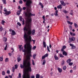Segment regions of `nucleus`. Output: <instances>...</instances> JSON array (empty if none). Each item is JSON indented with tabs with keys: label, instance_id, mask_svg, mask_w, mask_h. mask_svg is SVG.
<instances>
[{
	"label": "nucleus",
	"instance_id": "obj_34",
	"mask_svg": "<svg viewBox=\"0 0 78 78\" xmlns=\"http://www.w3.org/2000/svg\"><path fill=\"white\" fill-rule=\"evenodd\" d=\"M14 70H15V68H14V66H13L12 68V72H14Z\"/></svg>",
	"mask_w": 78,
	"mask_h": 78
},
{
	"label": "nucleus",
	"instance_id": "obj_41",
	"mask_svg": "<svg viewBox=\"0 0 78 78\" xmlns=\"http://www.w3.org/2000/svg\"><path fill=\"white\" fill-rule=\"evenodd\" d=\"M69 66H72V65H73V62H69Z\"/></svg>",
	"mask_w": 78,
	"mask_h": 78
},
{
	"label": "nucleus",
	"instance_id": "obj_59",
	"mask_svg": "<svg viewBox=\"0 0 78 78\" xmlns=\"http://www.w3.org/2000/svg\"><path fill=\"white\" fill-rule=\"evenodd\" d=\"M9 55L10 56H11L12 54L11 53H9Z\"/></svg>",
	"mask_w": 78,
	"mask_h": 78
},
{
	"label": "nucleus",
	"instance_id": "obj_40",
	"mask_svg": "<svg viewBox=\"0 0 78 78\" xmlns=\"http://www.w3.org/2000/svg\"><path fill=\"white\" fill-rule=\"evenodd\" d=\"M64 63H65V62L64 60H63L61 64L62 65H64Z\"/></svg>",
	"mask_w": 78,
	"mask_h": 78
},
{
	"label": "nucleus",
	"instance_id": "obj_44",
	"mask_svg": "<svg viewBox=\"0 0 78 78\" xmlns=\"http://www.w3.org/2000/svg\"><path fill=\"white\" fill-rule=\"evenodd\" d=\"M17 24L20 27V26H21V24L19 22H18L17 23Z\"/></svg>",
	"mask_w": 78,
	"mask_h": 78
},
{
	"label": "nucleus",
	"instance_id": "obj_42",
	"mask_svg": "<svg viewBox=\"0 0 78 78\" xmlns=\"http://www.w3.org/2000/svg\"><path fill=\"white\" fill-rule=\"evenodd\" d=\"M22 49V50L23 52H24V53H25V52H26V50H27V49Z\"/></svg>",
	"mask_w": 78,
	"mask_h": 78
},
{
	"label": "nucleus",
	"instance_id": "obj_28",
	"mask_svg": "<svg viewBox=\"0 0 78 78\" xmlns=\"http://www.w3.org/2000/svg\"><path fill=\"white\" fill-rule=\"evenodd\" d=\"M70 34L71 36H75V33H72L71 32L70 33Z\"/></svg>",
	"mask_w": 78,
	"mask_h": 78
},
{
	"label": "nucleus",
	"instance_id": "obj_32",
	"mask_svg": "<svg viewBox=\"0 0 78 78\" xmlns=\"http://www.w3.org/2000/svg\"><path fill=\"white\" fill-rule=\"evenodd\" d=\"M2 2H3V3L4 4H6V0H2Z\"/></svg>",
	"mask_w": 78,
	"mask_h": 78
},
{
	"label": "nucleus",
	"instance_id": "obj_54",
	"mask_svg": "<svg viewBox=\"0 0 78 78\" xmlns=\"http://www.w3.org/2000/svg\"><path fill=\"white\" fill-rule=\"evenodd\" d=\"M22 8H20V12H22Z\"/></svg>",
	"mask_w": 78,
	"mask_h": 78
},
{
	"label": "nucleus",
	"instance_id": "obj_27",
	"mask_svg": "<svg viewBox=\"0 0 78 78\" xmlns=\"http://www.w3.org/2000/svg\"><path fill=\"white\" fill-rule=\"evenodd\" d=\"M74 27L76 28H78V25L76 24V23H74Z\"/></svg>",
	"mask_w": 78,
	"mask_h": 78
},
{
	"label": "nucleus",
	"instance_id": "obj_7",
	"mask_svg": "<svg viewBox=\"0 0 78 78\" xmlns=\"http://www.w3.org/2000/svg\"><path fill=\"white\" fill-rule=\"evenodd\" d=\"M60 2L61 3V5L62 6H66V4L63 1H60Z\"/></svg>",
	"mask_w": 78,
	"mask_h": 78
},
{
	"label": "nucleus",
	"instance_id": "obj_63",
	"mask_svg": "<svg viewBox=\"0 0 78 78\" xmlns=\"http://www.w3.org/2000/svg\"><path fill=\"white\" fill-rule=\"evenodd\" d=\"M51 16H54V14L51 13Z\"/></svg>",
	"mask_w": 78,
	"mask_h": 78
},
{
	"label": "nucleus",
	"instance_id": "obj_3",
	"mask_svg": "<svg viewBox=\"0 0 78 78\" xmlns=\"http://www.w3.org/2000/svg\"><path fill=\"white\" fill-rule=\"evenodd\" d=\"M32 3V1L29 0L27 1L26 3V7H24L23 8V10H25L26 9L27 12H25V15L26 17H28V19H31V16H35V14H32L31 12H30V8L31 7V5Z\"/></svg>",
	"mask_w": 78,
	"mask_h": 78
},
{
	"label": "nucleus",
	"instance_id": "obj_14",
	"mask_svg": "<svg viewBox=\"0 0 78 78\" xmlns=\"http://www.w3.org/2000/svg\"><path fill=\"white\" fill-rule=\"evenodd\" d=\"M62 54L63 55H64L65 56H67V53L66 51H63L62 52Z\"/></svg>",
	"mask_w": 78,
	"mask_h": 78
},
{
	"label": "nucleus",
	"instance_id": "obj_49",
	"mask_svg": "<svg viewBox=\"0 0 78 78\" xmlns=\"http://www.w3.org/2000/svg\"><path fill=\"white\" fill-rule=\"evenodd\" d=\"M32 63L33 65L34 66L35 65V63H34V60H32Z\"/></svg>",
	"mask_w": 78,
	"mask_h": 78
},
{
	"label": "nucleus",
	"instance_id": "obj_8",
	"mask_svg": "<svg viewBox=\"0 0 78 78\" xmlns=\"http://www.w3.org/2000/svg\"><path fill=\"white\" fill-rule=\"evenodd\" d=\"M48 54L47 53L46 54L42 56V59H45V58L46 57H48Z\"/></svg>",
	"mask_w": 78,
	"mask_h": 78
},
{
	"label": "nucleus",
	"instance_id": "obj_4",
	"mask_svg": "<svg viewBox=\"0 0 78 78\" xmlns=\"http://www.w3.org/2000/svg\"><path fill=\"white\" fill-rule=\"evenodd\" d=\"M24 73L23 76V78H30V74H28L30 70H24Z\"/></svg>",
	"mask_w": 78,
	"mask_h": 78
},
{
	"label": "nucleus",
	"instance_id": "obj_56",
	"mask_svg": "<svg viewBox=\"0 0 78 78\" xmlns=\"http://www.w3.org/2000/svg\"><path fill=\"white\" fill-rule=\"evenodd\" d=\"M31 78H34L35 77H34V76H31Z\"/></svg>",
	"mask_w": 78,
	"mask_h": 78
},
{
	"label": "nucleus",
	"instance_id": "obj_1",
	"mask_svg": "<svg viewBox=\"0 0 78 78\" xmlns=\"http://www.w3.org/2000/svg\"><path fill=\"white\" fill-rule=\"evenodd\" d=\"M24 38L25 39V42H27L24 45V49H26L27 52V60L23 61V65L22 64H20V67L21 69H24V70H28L30 72H31V64L30 63V57H32L31 54L32 46L31 45V36H29L28 38L27 35H25L24 36Z\"/></svg>",
	"mask_w": 78,
	"mask_h": 78
},
{
	"label": "nucleus",
	"instance_id": "obj_6",
	"mask_svg": "<svg viewBox=\"0 0 78 78\" xmlns=\"http://www.w3.org/2000/svg\"><path fill=\"white\" fill-rule=\"evenodd\" d=\"M4 14L6 15L5 16H8V15H9L10 14H11V12L10 11H7L6 12H5V13L3 12Z\"/></svg>",
	"mask_w": 78,
	"mask_h": 78
},
{
	"label": "nucleus",
	"instance_id": "obj_62",
	"mask_svg": "<svg viewBox=\"0 0 78 78\" xmlns=\"http://www.w3.org/2000/svg\"><path fill=\"white\" fill-rule=\"evenodd\" d=\"M42 18L43 19H45V16H43Z\"/></svg>",
	"mask_w": 78,
	"mask_h": 78
},
{
	"label": "nucleus",
	"instance_id": "obj_57",
	"mask_svg": "<svg viewBox=\"0 0 78 78\" xmlns=\"http://www.w3.org/2000/svg\"><path fill=\"white\" fill-rule=\"evenodd\" d=\"M61 51H64V49H63V48H62L61 49Z\"/></svg>",
	"mask_w": 78,
	"mask_h": 78
},
{
	"label": "nucleus",
	"instance_id": "obj_16",
	"mask_svg": "<svg viewBox=\"0 0 78 78\" xmlns=\"http://www.w3.org/2000/svg\"><path fill=\"white\" fill-rule=\"evenodd\" d=\"M12 35H15V34H16V32L14 31V30H12Z\"/></svg>",
	"mask_w": 78,
	"mask_h": 78
},
{
	"label": "nucleus",
	"instance_id": "obj_20",
	"mask_svg": "<svg viewBox=\"0 0 78 78\" xmlns=\"http://www.w3.org/2000/svg\"><path fill=\"white\" fill-rule=\"evenodd\" d=\"M20 12H20V11L19 10L16 13L17 15V16H19V15H20Z\"/></svg>",
	"mask_w": 78,
	"mask_h": 78
},
{
	"label": "nucleus",
	"instance_id": "obj_46",
	"mask_svg": "<svg viewBox=\"0 0 78 78\" xmlns=\"http://www.w3.org/2000/svg\"><path fill=\"white\" fill-rule=\"evenodd\" d=\"M22 22H23V23H22L23 25H25V20H23V21H22Z\"/></svg>",
	"mask_w": 78,
	"mask_h": 78
},
{
	"label": "nucleus",
	"instance_id": "obj_2",
	"mask_svg": "<svg viewBox=\"0 0 78 78\" xmlns=\"http://www.w3.org/2000/svg\"><path fill=\"white\" fill-rule=\"evenodd\" d=\"M31 18L28 19V20H27L25 21V26L24 27L23 30L24 31H27V34L26 32L24 34L23 36V38L24 39L25 41V40L24 38V36L25 35H27V38H29V36H30L31 37V34L34 36L35 35V30L34 29L33 30H31Z\"/></svg>",
	"mask_w": 78,
	"mask_h": 78
},
{
	"label": "nucleus",
	"instance_id": "obj_45",
	"mask_svg": "<svg viewBox=\"0 0 78 78\" xmlns=\"http://www.w3.org/2000/svg\"><path fill=\"white\" fill-rule=\"evenodd\" d=\"M4 12H6L8 11H7V9H6V8H5L4 10Z\"/></svg>",
	"mask_w": 78,
	"mask_h": 78
},
{
	"label": "nucleus",
	"instance_id": "obj_10",
	"mask_svg": "<svg viewBox=\"0 0 78 78\" xmlns=\"http://www.w3.org/2000/svg\"><path fill=\"white\" fill-rule=\"evenodd\" d=\"M43 47L44 48H46V47H47V44H46V42H45V41H44L43 42Z\"/></svg>",
	"mask_w": 78,
	"mask_h": 78
},
{
	"label": "nucleus",
	"instance_id": "obj_21",
	"mask_svg": "<svg viewBox=\"0 0 78 78\" xmlns=\"http://www.w3.org/2000/svg\"><path fill=\"white\" fill-rule=\"evenodd\" d=\"M36 78H40V75L37 74L36 76Z\"/></svg>",
	"mask_w": 78,
	"mask_h": 78
},
{
	"label": "nucleus",
	"instance_id": "obj_36",
	"mask_svg": "<svg viewBox=\"0 0 78 78\" xmlns=\"http://www.w3.org/2000/svg\"><path fill=\"white\" fill-rule=\"evenodd\" d=\"M5 61V62H8L9 61V58H6Z\"/></svg>",
	"mask_w": 78,
	"mask_h": 78
},
{
	"label": "nucleus",
	"instance_id": "obj_11",
	"mask_svg": "<svg viewBox=\"0 0 78 78\" xmlns=\"http://www.w3.org/2000/svg\"><path fill=\"white\" fill-rule=\"evenodd\" d=\"M19 20L21 22L23 20H24V19L23 18V17L22 16H20L19 17Z\"/></svg>",
	"mask_w": 78,
	"mask_h": 78
},
{
	"label": "nucleus",
	"instance_id": "obj_52",
	"mask_svg": "<svg viewBox=\"0 0 78 78\" xmlns=\"http://www.w3.org/2000/svg\"><path fill=\"white\" fill-rule=\"evenodd\" d=\"M66 48V46H63L62 48L63 49H65Z\"/></svg>",
	"mask_w": 78,
	"mask_h": 78
},
{
	"label": "nucleus",
	"instance_id": "obj_5",
	"mask_svg": "<svg viewBox=\"0 0 78 78\" xmlns=\"http://www.w3.org/2000/svg\"><path fill=\"white\" fill-rule=\"evenodd\" d=\"M75 40V38L74 37H72L71 38L69 37V43H71V42L74 41Z\"/></svg>",
	"mask_w": 78,
	"mask_h": 78
},
{
	"label": "nucleus",
	"instance_id": "obj_13",
	"mask_svg": "<svg viewBox=\"0 0 78 78\" xmlns=\"http://www.w3.org/2000/svg\"><path fill=\"white\" fill-rule=\"evenodd\" d=\"M57 8L58 9H62V5L60 4L59 5L57 6Z\"/></svg>",
	"mask_w": 78,
	"mask_h": 78
},
{
	"label": "nucleus",
	"instance_id": "obj_48",
	"mask_svg": "<svg viewBox=\"0 0 78 78\" xmlns=\"http://www.w3.org/2000/svg\"><path fill=\"white\" fill-rule=\"evenodd\" d=\"M19 78H20L22 77V76H21V74L20 73H19Z\"/></svg>",
	"mask_w": 78,
	"mask_h": 78
},
{
	"label": "nucleus",
	"instance_id": "obj_26",
	"mask_svg": "<svg viewBox=\"0 0 78 78\" xmlns=\"http://www.w3.org/2000/svg\"><path fill=\"white\" fill-rule=\"evenodd\" d=\"M71 60L70 58H69L67 60L66 62H67V63H69V62H71Z\"/></svg>",
	"mask_w": 78,
	"mask_h": 78
},
{
	"label": "nucleus",
	"instance_id": "obj_29",
	"mask_svg": "<svg viewBox=\"0 0 78 78\" xmlns=\"http://www.w3.org/2000/svg\"><path fill=\"white\" fill-rule=\"evenodd\" d=\"M15 69L16 70V69H17V68H18V65L16 64L15 65Z\"/></svg>",
	"mask_w": 78,
	"mask_h": 78
},
{
	"label": "nucleus",
	"instance_id": "obj_64",
	"mask_svg": "<svg viewBox=\"0 0 78 78\" xmlns=\"http://www.w3.org/2000/svg\"><path fill=\"white\" fill-rule=\"evenodd\" d=\"M9 77L10 78H12V76L9 75Z\"/></svg>",
	"mask_w": 78,
	"mask_h": 78
},
{
	"label": "nucleus",
	"instance_id": "obj_50",
	"mask_svg": "<svg viewBox=\"0 0 78 78\" xmlns=\"http://www.w3.org/2000/svg\"><path fill=\"white\" fill-rule=\"evenodd\" d=\"M36 48V46H34L32 48V49L33 50H35V49Z\"/></svg>",
	"mask_w": 78,
	"mask_h": 78
},
{
	"label": "nucleus",
	"instance_id": "obj_15",
	"mask_svg": "<svg viewBox=\"0 0 78 78\" xmlns=\"http://www.w3.org/2000/svg\"><path fill=\"white\" fill-rule=\"evenodd\" d=\"M17 59L18 61V62H19L20 61H21V58H20V57H18L17 58Z\"/></svg>",
	"mask_w": 78,
	"mask_h": 78
},
{
	"label": "nucleus",
	"instance_id": "obj_53",
	"mask_svg": "<svg viewBox=\"0 0 78 78\" xmlns=\"http://www.w3.org/2000/svg\"><path fill=\"white\" fill-rule=\"evenodd\" d=\"M39 5L40 6H42V3H41V2H39Z\"/></svg>",
	"mask_w": 78,
	"mask_h": 78
},
{
	"label": "nucleus",
	"instance_id": "obj_19",
	"mask_svg": "<svg viewBox=\"0 0 78 78\" xmlns=\"http://www.w3.org/2000/svg\"><path fill=\"white\" fill-rule=\"evenodd\" d=\"M70 14L72 16H73V10H72L71 11V12L70 13Z\"/></svg>",
	"mask_w": 78,
	"mask_h": 78
},
{
	"label": "nucleus",
	"instance_id": "obj_39",
	"mask_svg": "<svg viewBox=\"0 0 78 78\" xmlns=\"http://www.w3.org/2000/svg\"><path fill=\"white\" fill-rule=\"evenodd\" d=\"M2 75H5V72L4 71H3L2 72Z\"/></svg>",
	"mask_w": 78,
	"mask_h": 78
},
{
	"label": "nucleus",
	"instance_id": "obj_22",
	"mask_svg": "<svg viewBox=\"0 0 78 78\" xmlns=\"http://www.w3.org/2000/svg\"><path fill=\"white\" fill-rule=\"evenodd\" d=\"M54 58L55 60H58V59H59V58H58V57H57V56H56V55H55Z\"/></svg>",
	"mask_w": 78,
	"mask_h": 78
},
{
	"label": "nucleus",
	"instance_id": "obj_12",
	"mask_svg": "<svg viewBox=\"0 0 78 78\" xmlns=\"http://www.w3.org/2000/svg\"><path fill=\"white\" fill-rule=\"evenodd\" d=\"M58 70L59 73H61L62 72V69L59 68H58Z\"/></svg>",
	"mask_w": 78,
	"mask_h": 78
},
{
	"label": "nucleus",
	"instance_id": "obj_33",
	"mask_svg": "<svg viewBox=\"0 0 78 78\" xmlns=\"http://www.w3.org/2000/svg\"><path fill=\"white\" fill-rule=\"evenodd\" d=\"M3 56L0 57V61H3Z\"/></svg>",
	"mask_w": 78,
	"mask_h": 78
},
{
	"label": "nucleus",
	"instance_id": "obj_23",
	"mask_svg": "<svg viewBox=\"0 0 78 78\" xmlns=\"http://www.w3.org/2000/svg\"><path fill=\"white\" fill-rule=\"evenodd\" d=\"M36 54H34L33 55V59H36Z\"/></svg>",
	"mask_w": 78,
	"mask_h": 78
},
{
	"label": "nucleus",
	"instance_id": "obj_60",
	"mask_svg": "<svg viewBox=\"0 0 78 78\" xmlns=\"http://www.w3.org/2000/svg\"><path fill=\"white\" fill-rule=\"evenodd\" d=\"M49 47L50 48H51V45L50 44H49Z\"/></svg>",
	"mask_w": 78,
	"mask_h": 78
},
{
	"label": "nucleus",
	"instance_id": "obj_30",
	"mask_svg": "<svg viewBox=\"0 0 78 78\" xmlns=\"http://www.w3.org/2000/svg\"><path fill=\"white\" fill-rule=\"evenodd\" d=\"M3 41H4V42H6V41H7V38H6V37H5L4 38Z\"/></svg>",
	"mask_w": 78,
	"mask_h": 78
},
{
	"label": "nucleus",
	"instance_id": "obj_43",
	"mask_svg": "<svg viewBox=\"0 0 78 78\" xmlns=\"http://www.w3.org/2000/svg\"><path fill=\"white\" fill-rule=\"evenodd\" d=\"M20 4H22L23 3V2L22 0H20L19 1Z\"/></svg>",
	"mask_w": 78,
	"mask_h": 78
},
{
	"label": "nucleus",
	"instance_id": "obj_37",
	"mask_svg": "<svg viewBox=\"0 0 78 78\" xmlns=\"http://www.w3.org/2000/svg\"><path fill=\"white\" fill-rule=\"evenodd\" d=\"M63 69L64 70H66V66H64L63 67Z\"/></svg>",
	"mask_w": 78,
	"mask_h": 78
},
{
	"label": "nucleus",
	"instance_id": "obj_55",
	"mask_svg": "<svg viewBox=\"0 0 78 78\" xmlns=\"http://www.w3.org/2000/svg\"><path fill=\"white\" fill-rule=\"evenodd\" d=\"M7 73L9 74L10 73V71L9 70H7Z\"/></svg>",
	"mask_w": 78,
	"mask_h": 78
},
{
	"label": "nucleus",
	"instance_id": "obj_9",
	"mask_svg": "<svg viewBox=\"0 0 78 78\" xmlns=\"http://www.w3.org/2000/svg\"><path fill=\"white\" fill-rule=\"evenodd\" d=\"M69 45L71 46V47H72V48L73 49H75V48H76V47L75 46H74L73 44H70Z\"/></svg>",
	"mask_w": 78,
	"mask_h": 78
},
{
	"label": "nucleus",
	"instance_id": "obj_61",
	"mask_svg": "<svg viewBox=\"0 0 78 78\" xmlns=\"http://www.w3.org/2000/svg\"><path fill=\"white\" fill-rule=\"evenodd\" d=\"M4 78H9V77H8V76H6Z\"/></svg>",
	"mask_w": 78,
	"mask_h": 78
},
{
	"label": "nucleus",
	"instance_id": "obj_24",
	"mask_svg": "<svg viewBox=\"0 0 78 78\" xmlns=\"http://www.w3.org/2000/svg\"><path fill=\"white\" fill-rule=\"evenodd\" d=\"M67 22L68 24H70V25H72L73 24V22H71L70 21H67Z\"/></svg>",
	"mask_w": 78,
	"mask_h": 78
},
{
	"label": "nucleus",
	"instance_id": "obj_31",
	"mask_svg": "<svg viewBox=\"0 0 78 78\" xmlns=\"http://www.w3.org/2000/svg\"><path fill=\"white\" fill-rule=\"evenodd\" d=\"M63 12H64V13H65V14H67V13L68 12H67V11H66V10H64L63 11Z\"/></svg>",
	"mask_w": 78,
	"mask_h": 78
},
{
	"label": "nucleus",
	"instance_id": "obj_51",
	"mask_svg": "<svg viewBox=\"0 0 78 78\" xmlns=\"http://www.w3.org/2000/svg\"><path fill=\"white\" fill-rule=\"evenodd\" d=\"M22 45H19V48H20V49H21V47H22Z\"/></svg>",
	"mask_w": 78,
	"mask_h": 78
},
{
	"label": "nucleus",
	"instance_id": "obj_18",
	"mask_svg": "<svg viewBox=\"0 0 78 78\" xmlns=\"http://www.w3.org/2000/svg\"><path fill=\"white\" fill-rule=\"evenodd\" d=\"M58 10H56L55 11V12L54 13L55 16H58Z\"/></svg>",
	"mask_w": 78,
	"mask_h": 78
},
{
	"label": "nucleus",
	"instance_id": "obj_25",
	"mask_svg": "<svg viewBox=\"0 0 78 78\" xmlns=\"http://www.w3.org/2000/svg\"><path fill=\"white\" fill-rule=\"evenodd\" d=\"M46 63V61H45V59H44L43 61L42 65H45V64Z\"/></svg>",
	"mask_w": 78,
	"mask_h": 78
},
{
	"label": "nucleus",
	"instance_id": "obj_17",
	"mask_svg": "<svg viewBox=\"0 0 78 78\" xmlns=\"http://www.w3.org/2000/svg\"><path fill=\"white\" fill-rule=\"evenodd\" d=\"M5 21L3 20H2L1 22V23L2 25H5Z\"/></svg>",
	"mask_w": 78,
	"mask_h": 78
},
{
	"label": "nucleus",
	"instance_id": "obj_58",
	"mask_svg": "<svg viewBox=\"0 0 78 78\" xmlns=\"http://www.w3.org/2000/svg\"><path fill=\"white\" fill-rule=\"evenodd\" d=\"M53 72H51L50 75H51V76H52V75H53Z\"/></svg>",
	"mask_w": 78,
	"mask_h": 78
},
{
	"label": "nucleus",
	"instance_id": "obj_47",
	"mask_svg": "<svg viewBox=\"0 0 78 78\" xmlns=\"http://www.w3.org/2000/svg\"><path fill=\"white\" fill-rule=\"evenodd\" d=\"M60 56V58H64V56L60 54H59Z\"/></svg>",
	"mask_w": 78,
	"mask_h": 78
},
{
	"label": "nucleus",
	"instance_id": "obj_35",
	"mask_svg": "<svg viewBox=\"0 0 78 78\" xmlns=\"http://www.w3.org/2000/svg\"><path fill=\"white\" fill-rule=\"evenodd\" d=\"M47 49L49 52L50 51V48H49V47H48V46H47Z\"/></svg>",
	"mask_w": 78,
	"mask_h": 78
},
{
	"label": "nucleus",
	"instance_id": "obj_38",
	"mask_svg": "<svg viewBox=\"0 0 78 78\" xmlns=\"http://www.w3.org/2000/svg\"><path fill=\"white\" fill-rule=\"evenodd\" d=\"M3 30V27H1L0 28V31L1 32Z\"/></svg>",
	"mask_w": 78,
	"mask_h": 78
}]
</instances>
